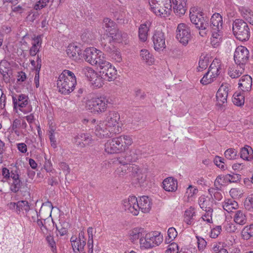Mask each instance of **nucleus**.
I'll return each instance as SVG.
<instances>
[{
	"mask_svg": "<svg viewBox=\"0 0 253 253\" xmlns=\"http://www.w3.org/2000/svg\"><path fill=\"white\" fill-rule=\"evenodd\" d=\"M221 231V226H216L211 230L210 236L212 238H216L220 234Z\"/></svg>",
	"mask_w": 253,
	"mask_h": 253,
	"instance_id": "obj_53",
	"label": "nucleus"
},
{
	"mask_svg": "<svg viewBox=\"0 0 253 253\" xmlns=\"http://www.w3.org/2000/svg\"><path fill=\"white\" fill-rule=\"evenodd\" d=\"M204 13L203 12H197L196 14H190V21L192 24L195 25V27L199 30L200 29L199 25L200 23H202L205 18L203 16Z\"/></svg>",
	"mask_w": 253,
	"mask_h": 253,
	"instance_id": "obj_26",
	"label": "nucleus"
},
{
	"mask_svg": "<svg viewBox=\"0 0 253 253\" xmlns=\"http://www.w3.org/2000/svg\"><path fill=\"white\" fill-rule=\"evenodd\" d=\"M19 169L17 167L8 169L6 168H3L2 169V175L3 178L6 180H9L10 178L14 179L15 178L20 177Z\"/></svg>",
	"mask_w": 253,
	"mask_h": 253,
	"instance_id": "obj_19",
	"label": "nucleus"
},
{
	"mask_svg": "<svg viewBox=\"0 0 253 253\" xmlns=\"http://www.w3.org/2000/svg\"><path fill=\"white\" fill-rule=\"evenodd\" d=\"M147 233L144 238H141L139 240L140 244L145 248H151L154 247L150 240H147Z\"/></svg>",
	"mask_w": 253,
	"mask_h": 253,
	"instance_id": "obj_50",
	"label": "nucleus"
},
{
	"mask_svg": "<svg viewBox=\"0 0 253 253\" xmlns=\"http://www.w3.org/2000/svg\"><path fill=\"white\" fill-rule=\"evenodd\" d=\"M174 13L179 17L184 15L187 9L186 3L182 4L179 2H171Z\"/></svg>",
	"mask_w": 253,
	"mask_h": 253,
	"instance_id": "obj_28",
	"label": "nucleus"
},
{
	"mask_svg": "<svg viewBox=\"0 0 253 253\" xmlns=\"http://www.w3.org/2000/svg\"><path fill=\"white\" fill-rule=\"evenodd\" d=\"M225 175H220L217 176L214 183V186L217 188V190H220V188L218 187L220 185H222V183H224L226 181H224Z\"/></svg>",
	"mask_w": 253,
	"mask_h": 253,
	"instance_id": "obj_54",
	"label": "nucleus"
},
{
	"mask_svg": "<svg viewBox=\"0 0 253 253\" xmlns=\"http://www.w3.org/2000/svg\"><path fill=\"white\" fill-rule=\"evenodd\" d=\"M16 206V212L19 213L21 211H25L26 212L29 211L30 206L29 203L27 201H20L16 204H13Z\"/></svg>",
	"mask_w": 253,
	"mask_h": 253,
	"instance_id": "obj_35",
	"label": "nucleus"
},
{
	"mask_svg": "<svg viewBox=\"0 0 253 253\" xmlns=\"http://www.w3.org/2000/svg\"><path fill=\"white\" fill-rule=\"evenodd\" d=\"M117 161L119 164L125 166L134 161V159H133L130 155L123 153L120 157L117 158Z\"/></svg>",
	"mask_w": 253,
	"mask_h": 253,
	"instance_id": "obj_33",
	"label": "nucleus"
},
{
	"mask_svg": "<svg viewBox=\"0 0 253 253\" xmlns=\"http://www.w3.org/2000/svg\"><path fill=\"white\" fill-rule=\"evenodd\" d=\"M240 157L243 160L250 161L253 159V150L252 148L246 145L241 148L240 151Z\"/></svg>",
	"mask_w": 253,
	"mask_h": 253,
	"instance_id": "obj_27",
	"label": "nucleus"
},
{
	"mask_svg": "<svg viewBox=\"0 0 253 253\" xmlns=\"http://www.w3.org/2000/svg\"><path fill=\"white\" fill-rule=\"evenodd\" d=\"M198 240V248L199 251H203L207 245V242L206 240L202 238L199 237H197Z\"/></svg>",
	"mask_w": 253,
	"mask_h": 253,
	"instance_id": "obj_57",
	"label": "nucleus"
},
{
	"mask_svg": "<svg viewBox=\"0 0 253 253\" xmlns=\"http://www.w3.org/2000/svg\"><path fill=\"white\" fill-rule=\"evenodd\" d=\"M68 56L70 57H77V55L80 56L82 54V50L78 46L70 44L66 50Z\"/></svg>",
	"mask_w": 253,
	"mask_h": 253,
	"instance_id": "obj_29",
	"label": "nucleus"
},
{
	"mask_svg": "<svg viewBox=\"0 0 253 253\" xmlns=\"http://www.w3.org/2000/svg\"><path fill=\"white\" fill-rule=\"evenodd\" d=\"M168 238L165 239V242L167 244L173 240L177 236V232L173 227H170L168 231Z\"/></svg>",
	"mask_w": 253,
	"mask_h": 253,
	"instance_id": "obj_45",
	"label": "nucleus"
},
{
	"mask_svg": "<svg viewBox=\"0 0 253 253\" xmlns=\"http://www.w3.org/2000/svg\"><path fill=\"white\" fill-rule=\"evenodd\" d=\"M120 115L115 111H109L106 115L105 122L106 126L108 127H114V130H116V126L118 127V122L120 120Z\"/></svg>",
	"mask_w": 253,
	"mask_h": 253,
	"instance_id": "obj_17",
	"label": "nucleus"
},
{
	"mask_svg": "<svg viewBox=\"0 0 253 253\" xmlns=\"http://www.w3.org/2000/svg\"><path fill=\"white\" fill-rule=\"evenodd\" d=\"M209 62V56L208 54H202L199 59V67L197 68L199 72L207 68Z\"/></svg>",
	"mask_w": 253,
	"mask_h": 253,
	"instance_id": "obj_32",
	"label": "nucleus"
},
{
	"mask_svg": "<svg viewBox=\"0 0 253 253\" xmlns=\"http://www.w3.org/2000/svg\"><path fill=\"white\" fill-rule=\"evenodd\" d=\"M108 102L105 96L93 98L87 101L86 108L94 114H100L106 110Z\"/></svg>",
	"mask_w": 253,
	"mask_h": 253,
	"instance_id": "obj_3",
	"label": "nucleus"
},
{
	"mask_svg": "<svg viewBox=\"0 0 253 253\" xmlns=\"http://www.w3.org/2000/svg\"><path fill=\"white\" fill-rule=\"evenodd\" d=\"M45 240L47 242L49 247H50L52 253H57V248L56 243L54 241L53 236L51 232H49L45 236Z\"/></svg>",
	"mask_w": 253,
	"mask_h": 253,
	"instance_id": "obj_36",
	"label": "nucleus"
},
{
	"mask_svg": "<svg viewBox=\"0 0 253 253\" xmlns=\"http://www.w3.org/2000/svg\"><path fill=\"white\" fill-rule=\"evenodd\" d=\"M111 129H112V128H111ZM119 131L118 128L117 129V131L108 129L104 126L102 123H100L99 124L95 126L94 133L96 136L100 138H111L113 136L114 134L119 132Z\"/></svg>",
	"mask_w": 253,
	"mask_h": 253,
	"instance_id": "obj_15",
	"label": "nucleus"
},
{
	"mask_svg": "<svg viewBox=\"0 0 253 253\" xmlns=\"http://www.w3.org/2000/svg\"><path fill=\"white\" fill-rule=\"evenodd\" d=\"M163 188L168 192H174L177 189V179L169 177L166 178L163 182Z\"/></svg>",
	"mask_w": 253,
	"mask_h": 253,
	"instance_id": "obj_21",
	"label": "nucleus"
},
{
	"mask_svg": "<svg viewBox=\"0 0 253 253\" xmlns=\"http://www.w3.org/2000/svg\"><path fill=\"white\" fill-rule=\"evenodd\" d=\"M176 38L183 45H186L192 38L190 27L185 23L178 25L176 30Z\"/></svg>",
	"mask_w": 253,
	"mask_h": 253,
	"instance_id": "obj_6",
	"label": "nucleus"
},
{
	"mask_svg": "<svg viewBox=\"0 0 253 253\" xmlns=\"http://www.w3.org/2000/svg\"><path fill=\"white\" fill-rule=\"evenodd\" d=\"M244 70V68H243V70L242 69L241 71H240L239 70H236L234 72H229L228 73V75L232 79L237 78L240 77L242 75V72Z\"/></svg>",
	"mask_w": 253,
	"mask_h": 253,
	"instance_id": "obj_62",
	"label": "nucleus"
},
{
	"mask_svg": "<svg viewBox=\"0 0 253 253\" xmlns=\"http://www.w3.org/2000/svg\"><path fill=\"white\" fill-rule=\"evenodd\" d=\"M137 204L139 210L144 213L148 212L151 208V202L149 197L146 196H143L140 197L139 200H137Z\"/></svg>",
	"mask_w": 253,
	"mask_h": 253,
	"instance_id": "obj_22",
	"label": "nucleus"
},
{
	"mask_svg": "<svg viewBox=\"0 0 253 253\" xmlns=\"http://www.w3.org/2000/svg\"><path fill=\"white\" fill-rule=\"evenodd\" d=\"M252 85V78L248 75H244L239 81V87L243 92L249 91Z\"/></svg>",
	"mask_w": 253,
	"mask_h": 253,
	"instance_id": "obj_20",
	"label": "nucleus"
},
{
	"mask_svg": "<svg viewBox=\"0 0 253 253\" xmlns=\"http://www.w3.org/2000/svg\"><path fill=\"white\" fill-rule=\"evenodd\" d=\"M18 150L22 153H25L27 151V145L24 143H20L17 144Z\"/></svg>",
	"mask_w": 253,
	"mask_h": 253,
	"instance_id": "obj_64",
	"label": "nucleus"
},
{
	"mask_svg": "<svg viewBox=\"0 0 253 253\" xmlns=\"http://www.w3.org/2000/svg\"><path fill=\"white\" fill-rule=\"evenodd\" d=\"M109 56L117 62H120L122 61V56L120 52L116 49L112 52Z\"/></svg>",
	"mask_w": 253,
	"mask_h": 253,
	"instance_id": "obj_58",
	"label": "nucleus"
},
{
	"mask_svg": "<svg viewBox=\"0 0 253 253\" xmlns=\"http://www.w3.org/2000/svg\"><path fill=\"white\" fill-rule=\"evenodd\" d=\"M140 56L142 59L148 64L152 63L153 62V59L151 57V54L146 49H142L141 50Z\"/></svg>",
	"mask_w": 253,
	"mask_h": 253,
	"instance_id": "obj_43",
	"label": "nucleus"
},
{
	"mask_svg": "<svg viewBox=\"0 0 253 253\" xmlns=\"http://www.w3.org/2000/svg\"><path fill=\"white\" fill-rule=\"evenodd\" d=\"M199 26L200 28V29H199L200 30H206V31H208L209 32L211 33V36H212L213 30L212 29L211 23H209L208 19L207 17L205 18L202 23H200Z\"/></svg>",
	"mask_w": 253,
	"mask_h": 253,
	"instance_id": "obj_41",
	"label": "nucleus"
},
{
	"mask_svg": "<svg viewBox=\"0 0 253 253\" xmlns=\"http://www.w3.org/2000/svg\"><path fill=\"white\" fill-rule=\"evenodd\" d=\"M10 64L5 60H2L0 62V73L2 75L3 79L5 80L8 79L7 75L9 71Z\"/></svg>",
	"mask_w": 253,
	"mask_h": 253,
	"instance_id": "obj_31",
	"label": "nucleus"
},
{
	"mask_svg": "<svg viewBox=\"0 0 253 253\" xmlns=\"http://www.w3.org/2000/svg\"><path fill=\"white\" fill-rule=\"evenodd\" d=\"M83 55L85 61L92 65H99L105 60L102 52L93 47L86 48Z\"/></svg>",
	"mask_w": 253,
	"mask_h": 253,
	"instance_id": "obj_4",
	"label": "nucleus"
},
{
	"mask_svg": "<svg viewBox=\"0 0 253 253\" xmlns=\"http://www.w3.org/2000/svg\"><path fill=\"white\" fill-rule=\"evenodd\" d=\"M12 180L10 189L12 192L16 193L21 188L22 183L19 177L12 179Z\"/></svg>",
	"mask_w": 253,
	"mask_h": 253,
	"instance_id": "obj_40",
	"label": "nucleus"
},
{
	"mask_svg": "<svg viewBox=\"0 0 253 253\" xmlns=\"http://www.w3.org/2000/svg\"><path fill=\"white\" fill-rule=\"evenodd\" d=\"M228 84H222L219 88L216 94L217 105L221 106L227 103L228 96Z\"/></svg>",
	"mask_w": 253,
	"mask_h": 253,
	"instance_id": "obj_16",
	"label": "nucleus"
},
{
	"mask_svg": "<svg viewBox=\"0 0 253 253\" xmlns=\"http://www.w3.org/2000/svg\"><path fill=\"white\" fill-rule=\"evenodd\" d=\"M234 220L236 223L240 225L245 224L247 221L245 214L241 210L237 211L236 212Z\"/></svg>",
	"mask_w": 253,
	"mask_h": 253,
	"instance_id": "obj_34",
	"label": "nucleus"
},
{
	"mask_svg": "<svg viewBox=\"0 0 253 253\" xmlns=\"http://www.w3.org/2000/svg\"><path fill=\"white\" fill-rule=\"evenodd\" d=\"M118 138H120L122 140V145L124 146V150L127 149L129 146L132 143V139L130 136L128 135H122Z\"/></svg>",
	"mask_w": 253,
	"mask_h": 253,
	"instance_id": "obj_42",
	"label": "nucleus"
},
{
	"mask_svg": "<svg viewBox=\"0 0 253 253\" xmlns=\"http://www.w3.org/2000/svg\"><path fill=\"white\" fill-rule=\"evenodd\" d=\"M178 245L175 243H172L169 246L168 249L166 250V253H179L178 249Z\"/></svg>",
	"mask_w": 253,
	"mask_h": 253,
	"instance_id": "obj_55",
	"label": "nucleus"
},
{
	"mask_svg": "<svg viewBox=\"0 0 253 253\" xmlns=\"http://www.w3.org/2000/svg\"><path fill=\"white\" fill-rule=\"evenodd\" d=\"M225 160L224 158L219 156H216L213 160L214 164L219 168L222 170H225L226 169V166L224 165Z\"/></svg>",
	"mask_w": 253,
	"mask_h": 253,
	"instance_id": "obj_49",
	"label": "nucleus"
},
{
	"mask_svg": "<svg viewBox=\"0 0 253 253\" xmlns=\"http://www.w3.org/2000/svg\"><path fill=\"white\" fill-rule=\"evenodd\" d=\"M242 236L244 240H248L253 237V224L246 226L242 231Z\"/></svg>",
	"mask_w": 253,
	"mask_h": 253,
	"instance_id": "obj_39",
	"label": "nucleus"
},
{
	"mask_svg": "<svg viewBox=\"0 0 253 253\" xmlns=\"http://www.w3.org/2000/svg\"><path fill=\"white\" fill-rule=\"evenodd\" d=\"M124 210L131 213L134 215L139 213V209L137 204V199L135 196H129L123 201Z\"/></svg>",
	"mask_w": 253,
	"mask_h": 253,
	"instance_id": "obj_13",
	"label": "nucleus"
},
{
	"mask_svg": "<svg viewBox=\"0 0 253 253\" xmlns=\"http://www.w3.org/2000/svg\"><path fill=\"white\" fill-rule=\"evenodd\" d=\"M135 97L140 100L144 99L146 97V94L140 89H136L135 91Z\"/></svg>",
	"mask_w": 253,
	"mask_h": 253,
	"instance_id": "obj_61",
	"label": "nucleus"
},
{
	"mask_svg": "<svg viewBox=\"0 0 253 253\" xmlns=\"http://www.w3.org/2000/svg\"><path fill=\"white\" fill-rule=\"evenodd\" d=\"M210 72H207L200 80V83L203 85H207L213 82L215 78L214 76L210 75Z\"/></svg>",
	"mask_w": 253,
	"mask_h": 253,
	"instance_id": "obj_47",
	"label": "nucleus"
},
{
	"mask_svg": "<svg viewBox=\"0 0 253 253\" xmlns=\"http://www.w3.org/2000/svg\"><path fill=\"white\" fill-rule=\"evenodd\" d=\"M120 138H114L109 140L105 144V151L108 154L118 153L124 151Z\"/></svg>",
	"mask_w": 253,
	"mask_h": 253,
	"instance_id": "obj_10",
	"label": "nucleus"
},
{
	"mask_svg": "<svg viewBox=\"0 0 253 253\" xmlns=\"http://www.w3.org/2000/svg\"><path fill=\"white\" fill-rule=\"evenodd\" d=\"M241 179V175L233 173V174H227L224 176V181L231 182H238Z\"/></svg>",
	"mask_w": 253,
	"mask_h": 253,
	"instance_id": "obj_46",
	"label": "nucleus"
},
{
	"mask_svg": "<svg viewBox=\"0 0 253 253\" xmlns=\"http://www.w3.org/2000/svg\"><path fill=\"white\" fill-rule=\"evenodd\" d=\"M210 23L213 30L212 38L217 40L221 39V29L223 24L222 17L219 13L213 14L211 18Z\"/></svg>",
	"mask_w": 253,
	"mask_h": 253,
	"instance_id": "obj_8",
	"label": "nucleus"
},
{
	"mask_svg": "<svg viewBox=\"0 0 253 253\" xmlns=\"http://www.w3.org/2000/svg\"><path fill=\"white\" fill-rule=\"evenodd\" d=\"M233 33L240 41H247L250 37V30L248 24L242 19H235L232 24Z\"/></svg>",
	"mask_w": 253,
	"mask_h": 253,
	"instance_id": "obj_2",
	"label": "nucleus"
},
{
	"mask_svg": "<svg viewBox=\"0 0 253 253\" xmlns=\"http://www.w3.org/2000/svg\"><path fill=\"white\" fill-rule=\"evenodd\" d=\"M103 27L113 39L118 40L121 36V32L117 29L116 23L109 18H105L103 20Z\"/></svg>",
	"mask_w": 253,
	"mask_h": 253,
	"instance_id": "obj_9",
	"label": "nucleus"
},
{
	"mask_svg": "<svg viewBox=\"0 0 253 253\" xmlns=\"http://www.w3.org/2000/svg\"><path fill=\"white\" fill-rule=\"evenodd\" d=\"M86 245V241H79L77 240V242L76 243V247H74V252H75V249H76L79 252H83L84 250V247Z\"/></svg>",
	"mask_w": 253,
	"mask_h": 253,
	"instance_id": "obj_52",
	"label": "nucleus"
},
{
	"mask_svg": "<svg viewBox=\"0 0 253 253\" xmlns=\"http://www.w3.org/2000/svg\"><path fill=\"white\" fill-rule=\"evenodd\" d=\"M76 84L77 80L74 73L68 70H64L59 76L57 81L58 91L64 95L72 92Z\"/></svg>",
	"mask_w": 253,
	"mask_h": 253,
	"instance_id": "obj_1",
	"label": "nucleus"
},
{
	"mask_svg": "<svg viewBox=\"0 0 253 253\" xmlns=\"http://www.w3.org/2000/svg\"><path fill=\"white\" fill-rule=\"evenodd\" d=\"M60 168L64 172H66L65 174H69L70 172V169L69 166L65 162H61L59 164Z\"/></svg>",
	"mask_w": 253,
	"mask_h": 253,
	"instance_id": "obj_63",
	"label": "nucleus"
},
{
	"mask_svg": "<svg viewBox=\"0 0 253 253\" xmlns=\"http://www.w3.org/2000/svg\"><path fill=\"white\" fill-rule=\"evenodd\" d=\"M151 23L150 21H147L144 23L141 24L138 29V36L140 40L144 42L146 41L148 38V32L149 31Z\"/></svg>",
	"mask_w": 253,
	"mask_h": 253,
	"instance_id": "obj_23",
	"label": "nucleus"
},
{
	"mask_svg": "<svg viewBox=\"0 0 253 253\" xmlns=\"http://www.w3.org/2000/svg\"><path fill=\"white\" fill-rule=\"evenodd\" d=\"M44 167L45 170L47 172H49V173L53 174L55 172V169L52 168V163L49 161H47L45 162Z\"/></svg>",
	"mask_w": 253,
	"mask_h": 253,
	"instance_id": "obj_59",
	"label": "nucleus"
},
{
	"mask_svg": "<svg viewBox=\"0 0 253 253\" xmlns=\"http://www.w3.org/2000/svg\"><path fill=\"white\" fill-rule=\"evenodd\" d=\"M144 232V228H135L130 231L129 236L130 240L132 242H135L139 238H142V233Z\"/></svg>",
	"mask_w": 253,
	"mask_h": 253,
	"instance_id": "obj_30",
	"label": "nucleus"
},
{
	"mask_svg": "<svg viewBox=\"0 0 253 253\" xmlns=\"http://www.w3.org/2000/svg\"><path fill=\"white\" fill-rule=\"evenodd\" d=\"M39 15L40 13L38 11L31 10L29 12L26 19L28 21L33 22L39 17Z\"/></svg>",
	"mask_w": 253,
	"mask_h": 253,
	"instance_id": "obj_51",
	"label": "nucleus"
},
{
	"mask_svg": "<svg viewBox=\"0 0 253 253\" xmlns=\"http://www.w3.org/2000/svg\"><path fill=\"white\" fill-rule=\"evenodd\" d=\"M95 77L93 80H91L90 81L92 84V85L96 88H100L102 86L103 83V79L102 78L101 75L100 74L98 75L97 74L95 76Z\"/></svg>",
	"mask_w": 253,
	"mask_h": 253,
	"instance_id": "obj_44",
	"label": "nucleus"
},
{
	"mask_svg": "<svg viewBox=\"0 0 253 253\" xmlns=\"http://www.w3.org/2000/svg\"><path fill=\"white\" fill-rule=\"evenodd\" d=\"M34 214L37 216V224L40 228L41 233L44 235H47L49 232H52V230L54 227V221L52 219L46 218L43 219L39 218V214L38 211L35 210L33 211Z\"/></svg>",
	"mask_w": 253,
	"mask_h": 253,
	"instance_id": "obj_11",
	"label": "nucleus"
},
{
	"mask_svg": "<svg viewBox=\"0 0 253 253\" xmlns=\"http://www.w3.org/2000/svg\"><path fill=\"white\" fill-rule=\"evenodd\" d=\"M249 58V51L246 47L240 46L236 48L234 54V60L235 63L240 66V68L243 70V67L248 62Z\"/></svg>",
	"mask_w": 253,
	"mask_h": 253,
	"instance_id": "obj_7",
	"label": "nucleus"
},
{
	"mask_svg": "<svg viewBox=\"0 0 253 253\" xmlns=\"http://www.w3.org/2000/svg\"><path fill=\"white\" fill-rule=\"evenodd\" d=\"M82 73L86 77L87 80L89 81L91 80L94 79L95 76L97 75V73L93 70L92 68L89 67H84L82 70Z\"/></svg>",
	"mask_w": 253,
	"mask_h": 253,
	"instance_id": "obj_37",
	"label": "nucleus"
},
{
	"mask_svg": "<svg viewBox=\"0 0 253 253\" xmlns=\"http://www.w3.org/2000/svg\"><path fill=\"white\" fill-rule=\"evenodd\" d=\"M98 66L100 68V74L104 80L111 82L116 79L117 70L109 62L104 60Z\"/></svg>",
	"mask_w": 253,
	"mask_h": 253,
	"instance_id": "obj_5",
	"label": "nucleus"
},
{
	"mask_svg": "<svg viewBox=\"0 0 253 253\" xmlns=\"http://www.w3.org/2000/svg\"><path fill=\"white\" fill-rule=\"evenodd\" d=\"M147 240H150L154 246H158L163 241V236L160 232L154 231L147 233Z\"/></svg>",
	"mask_w": 253,
	"mask_h": 253,
	"instance_id": "obj_25",
	"label": "nucleus"
},
{
	"mask_svg": "<svg viewBox=\"0 0 253 253\" xmlns=\"http://www.w3.org/2000/svg\"><path fill=\"white\" fill-rule=\"evenodd\" d=\"M171 7L172 4L171 1L165 2L162 5L161 7L157 10V11H155V14L161 17H167L170 14Z\"/></svg>",
	"mask_w": 253,
	"mask_h": 253,
	"instance_id": "obj_24",
	"label": "nucleus"
},
{
	"mask_svg": "<svg viewBox=\"0 0 253 253\" xmlns=\"http://www.w3.org/2000/svg\"><path fill=\"white\" fill-rule=\"evenodd\" d=\"M47 183L51 186H56L58 184L56 176L52 175L51 173H49L47 176Z\"/></svg>",
	"mask_w": 253,
	"mask_h": 253,
	"instance_id": "obj_56",
	"label": "nucleus"
},
{
	"mask_svg": "<svg viewBox=\"0 0 253 253\" xmlns=\"http://www.w3.org/2000/svg\"><path fill=\"white\" fill-rule=\"evenodd\" d=\"M233 97V102L236 106H241L244 104L245 96L243 93L235 92Z\"/></svg>",
	"mask_w": 253,
	"mask_h": 253,
	"instance_id": "obj_38",
	"label": "nucleus"
},
{
	"mask_svg": "<svg viewBox=\"0 0 253 253\" xmlns=\"http://www.w3.org/2000/svg\"><path fill=\"white\" fill-rule=\"evenodd\" d=\"M29 97L27 95L23 94H20L18 96V98H16L15 96H12V102L13 104L14 110L19 109L21 112H23L25 114L30 112L32 110V107L30 109L26 110L24 109L28 104Z\"/></svg>",
	"mask_w": 253,
	"mask_h": 253,
	"instance_id": "obj_12",
	"label": "nucleus"
},
{
	"mask_svg": "<svg viewBox=\"0 0 253 253\" xmlns=\"http://www.w3.org/2000/svg\"><path fill=\"white\" fill-rule=\"evenodd\" d=\"M237 151L233 148L227 149L224 152L225 157L229 160H234L237 157Z\"/></svg>",
	"mask_w": 253,
	"mask_h": 253,
	"instance_id": "obj_48",
	"label": "nucleus"
},
{
	"mask_svg": "<svg viewBox=\"0 0 253 253\" xmlns=\"http://www.w3.org/2000/svg\"><path fill=\"white\" fill-rule=\"evenodd\" d=\"M92 140V138L89 134L82 133L74 137V142L77 145L84 147L85 145L90 144Z\"/></svg>",
	"mask_w": 253,
	"mask_h": 253,
	"instance_id": "obj_18",
	"label": "nucleus"
},
{
	"mask_svg": "<svg viewBox=\"0 0 253 253\" xmlns=\"http://www.w3.org/2000/svg\"><path fill=\"white\" fill-rule=\"evenodd\" d=\"M195 215V212L194 208L191 207L188 210L185 211L184 216L188 218L193 219V216Z\"/></svg>",
	"mask_w": 253,
	"mask_h": 253,
	"instance_id": "obj_60",
	"label": "nucleus"
},
{
	"mask_svg": "<svg viewBox=\"0 0 253 253\" xmlns=\"http://www.w3.org/2000/svg\"><path fill=\"white\" fill-rule=\"evenodd\" d=\"M154 48L155 50H163L166 48L165 33L161 30H156L152 37Z\"/></svg>",
	"mask_w": 253,
	"mask_h": 253,
	"instance_id": "obj_14",
	"label": "nucleus"
}]
</instances>
